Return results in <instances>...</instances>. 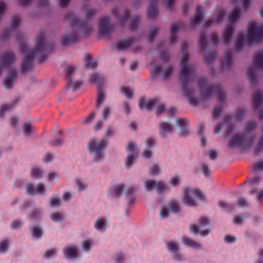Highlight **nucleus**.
I'll return each instance as SVG.
<instances>
[{
  "instance_id": "nucleus-1",
  "label": "nucleus",
  "mask_w": 263,
  "mask_h": 263,
  "mask_svg": "<svg viewBox=\"0 0 263 263\" xmlns=\"http://www.w3.org/2000/svg\"><path fill=\"white\" fill-rule=\"evenodd\" d=\"M45 39L44 32H40L36 38V43L33 50H30L24 43L20 44V51L21 54L24 56L21 67L23 73L27 72L31 68L32 60L35 56L39 55V62H43L48 54L53 50L54 45L46 42Z\"/></svg>"
},
{
  "instance_id": "nucleus-2",
  "label": "nucleus",
  "mask_w": 263,
  "mask_h": 263,
  "mask_svg": "<svg viewBox=\"0 0 263 263\" xmlns=\"http://www.w3.org/2000/svg\"><path fill=\"white\" fill-rule=\"evenodd\" d=\"M97 12L92 9L86 10V18L87 22H81L72 12H68L65 14V18L69 20V26L66 29V33L63 36L61 43L64 46L76 42L78 40V32L82 31L84 34L90 33L92 30V26L88 22Z\"/></svg>"
},
{
  "instance_id": "nucleus-3",
  "label": "nucleus",
  "mask_w": 263,
  "mask_h": 263,
  "mask_svg": "<svg viewBox=\"0 0 263 263\" xmlns=\"http://www.w3.org/2000/svg\"><path fill=\"white\" fill-rule=\"evenodd\" d=\"M187 44L186 42L181 44V50L183 52L180 60V70L179 74V81L182 89L186 96L188 97L191 105H197L198 100L193 96V90L189 87L190 83L193 81L196 75V68L191 64H189V55L186 52Z\"/></svg>"
},
{
  "instance_id": "nucleus-4",
  "label": "nucleus",
  "mask_w": 263,
  "mask_h": 263,
  "mask_svg": "<svg viewBox=\"0 0 263 263\" xmlns=\"http://www.w3.org/2000/svg\"><path fill=\"white\" fill-rule=\"evenodd\" d=\"M206 83V79L202 77H200L198 80V84L200 87L201 95L203 99L211 97L214 93H217V100L221 104L217 105L213 111V118L214 119H217L220 115L222 110L221 104L224 103L226 99V93L222 90L220 85H215L211 86H206L204 87Z\"/></svg>"
},
{
  "instance_id": "nucleus-5",
  "label": "nucleus",
  "mask_w": 263,
  "mask_h": 263,
  "mask_svg": "<svg viewBox=\"0 0 263 263\" xmlns=\"http://www.w3.org/2000/svg\"><path fill=\"white\" fill-rule=\"evenodd\" d=\"M263 39V24H257L255 21L250 22L248 27V34L244 36L239 34L235 43V49L240 51L244 44H251L260 41Z\"/></svg>"
},
{
  "instance_id": "nucleus-6",
  "label": "nucleus",
  "mask_w": 263,
  "mask_h": 263,
  "mask_svg": "<svg viewBox=\"0 0 263 263\" xmlns=\"http://www.w3.org/2000/svg\"><path fill=\"white\" fill-rule=\"evenodd\" d=\"M107 140L104 138L101 141L97 142L95 139H92L88 144L89 151L94 154V159L96 162H99L102 159L104 155L103 151L107 146Z\"/></svg>"
},
{
  "instance_id": "nucleus-7",
  "label": "nucleus",
  "mask_w": 263,
  "mask_h": 263,
  "mask_svg": "<svg viewBox=\"0 0 263 263\" xmlns=\"http://www.w3.org/2000/svg\"><path fill=\"white\" fill-rule=\"evenodd\" d=\"M254 140L253 137L249 139H246L245 133H240L234 135L227 144L228 148H232L241 146L242 147H250Z\"/></svg>"
},
{
  "instance_id": "nucleus-8",
  "label": "nucleus",
  "mask_w": 263,
  "mask_h": 263,
  "mask_svg": "<svg viewBox=\"0 0 263 263\" xmlns=\"http://www.w3.org/2000/svg\"><path fill=\"white\" fill-rule=\"evenodd\" d=\"M184 202L189 206H193L196 205L195 198L197 197L201 200L205 199L204 195L198 190H193L187 187L184 188Z\"/></svg>"
},
{
  "instance_id": "nucleus-9",
  "label": "nucleus",
  "mask_w": 263,
  "mask_h": 263,
  "mask_svg": "<svg viewBox=\"0 0 263 263\" xmlns=\"http://www.w3.org/2000/svg\"><path fill=\"white\" fill-rule=\"evenodd\" d=\"M89 80L90 82L96 83L98 86V94L96 107L97 108H99V106L102 104L105 98V92L104 90L101 88V86H102L104 83L105 79L103 76H100L97 73H95L90 77Z\"/></svg>"
},
{
  "instance_id": "nucleus-10",
  "label": "nucleus",
  "mask_w": 263,
  "mask_h": 263,
  "mask_svg": "<svg viewBox=\"0 0 263 263\" xmlns=\"http://www.w3.org/2000/svg\"><path fill=\"white\" fill-rule=\"evenodd\" d=\"M98 27L101 35L106 37H109L114 30V26L110 24V18L109 16L100 18Z\"/></svg>"
},
{
  "instance_id": "nucleus-11",
  "label": "nucleus",
  "mask_w": 263,
  "mask_h": 263,
  "mask_svg": "<svg viewBox=\"0 0 263 263\" xmlns=\"http://www.w3.org/2000/svg\"><path fill=\"white\" fill-rule=\"evenodd\" d=\"M210 224L209 220L207 217H202L200 218L199 224L198 226L193 224L190 226V230L192 232L197 234L199 233L202 236H205L208 235L210 231L208 229L203 231H199V229L208 226Z\"/></svg>"
},
{
  "instance_id": "nucleus-12",
  "label": "nucleus",
  "mask_w": 263,
  "mask_h": 263,
  "mask_svg": "<svg viewBox=\"0 0 263 263\" xmlns=\"http://www.w3.org/2000/svg\"><path fill=\"white\" fill-rule=\"evenodd\" d=\"M15 60L14 53L10 50H6L0 55V63L5 66H9L14 63Z\"/></svg>"
},
{
  "instance_id": "nucleus-13",
  "label": "nucleus",
  "mask_w": 263,
  "mask_h": 263,
  "mask_svg": "<svg viewBox=\"0 0 263 263\" xmlns=\"http://www.w3.org/2000/svg\"><path fill=\"white\" fill-rule=\"evenodd\" d=\"M112 13L117 18L119 23L122 26L125 25L130 15V12L128 10H124L123 13L121 14L119 13V9L117 7L114 8L112 9Z\"/></svg>"
},
{
  "instance_id": "nucleus-14",
  "label": "nucleus",
  "mask_w": 263,
  "mask_h": 263,
  "mask_svg": "<svg viewBox=\"0 0 263 263\" xmlns=\"http://www.w3.org/2000/svg\"><path fill=\"white\" fill-rule=\"evenodd\" d=\"M166 246L168 251L173 255V258L176 260H181L183 257L179 253V247L177 243L173 241H167Z\"/></svg>"
},
{
  "instance_id": "nucleus-15",
  "label": "nucleus",
  "mask_w": 263,
  "mask_h": 263,
  "mask_svg": "<svg viewBox=\"0 0 263 263\" xmlns=\"http://www.w3.org/2000/svg\"><path fill=\"white\" fill-rule=\"evenodd\" d=\"M158 105L157 109L156 114L158 116L165 111V106L164 104H159V100L157 98H154L147 101L145 104V108L148 110H151L155 106Z\"/></svg>"
},
{
  "instance_id": "nucleus-16",
  "label": "nucleus",
  "mask_w": 263,
  "mask_h": 263,
  "mask_svg": "<svg viewBox=\"0 0 263 263\" xmlns=\"http://www.w3.org/2000/svg\"><path fill=\"white\" fill-rule=\"evenodd\" d=\"M145 187L147 191H151L155 187L158 192L162 193L165 189V184L162 181L155 182L154 180H148L145 181Z\"/></svg>"
},
{
  "instance_id": "nucleus-17",
  "label": "nucleus",
  "mask_w": 263,
  "mask_h": 263,
  "mask_svg": "<svg viewBox=\"0 0 263 263\" xmlns=\"http://www.w3.org/2000/svg\"><path fill=\"white\" fill-rule=\"evenodd\" d=\"M27 193L30 195L42 194L45 191V187L43 184L39 183L34 187L32 184L27 183L26 185Z\"/></svg>"
},
{
  "instance_id": "nucleus-18",
  "label": "nucleus",
  "mask_w": 263,
  "mask_h": 263,
  "mask_svg": "<svg viewBox=\"0 0 263 263\" xmlns=\"http://www.w3.org/2000/svg\"><path fill=\"white\" fill-rule=\"evenodd\" d=\"M17 76V72L15 68H10L9 74L4 80V85L8 89L11 88Z\"/></svg>"
},
{
  "instance_id": "nucleus-19",
  "label": "nucleus",
  "mask_w": 263,
  "mask_h": 263,
  "mask_svg": "<svg viewBox=\"0 0 263 263\" xmlns=\"http://www.w3.org/2000/svg\"><path fill=\"white\" fill-rule=\"evenodd\" d=\"M176 123L180 128L179 133L180 136H186L189 135V121L186 118L178 119L176 121Z\"/></svg>"
},
{
  "instance_id": "nucleus-20",
  "label": "nucleus",
  "mask_w": 263,
  "mask_h": 263,
  "mask_svg": "<svg viewBox=\"0 0 263 263\" xmlns=\"http://www.w3.org/2000/svg\"><path fill=\"white\" fill-rule=\"evenodd\" d=\"M147 14L149 18H155L157 16V0H149Z\"/></svg>"
},
{
  "instance_id": "nucleus-21",
  "label": "nucleus",
  "mask_w": 263,
  "mask_h": 263,
  "mask_svg": "<svg viewBox=\"0 0 263 263\" xmlns=\"http://www.w3.org/2000/svg\"><path fill=\"white\" fill-rule=\"evenodd\" d=\"M11 21L12 25L11 28L5 30L2 35L1 37L3 39L7 38L9 36L11 31L16 29L19 26L21 22V18L18 15H14L12 16Z\"/></svg>"
},
{
  "instance_id": "nucleus-22",
  "label": "nucleus",
  "mask_w": 263,
  "mask_h": 263,
  "mask_svg": "<svg viewBox=\"0 0 263 263\" xmlns=\"http://www.w3.org/2000/svg\"><path fill=\"white\" fill-rule=\"evenodd\" d=\"M203 12V8L198 6L196 9V14L195 16L190 19V24L192 27L197 25L202 20Z\"/></svg>"
},
{
  "instance_id": "nucleus-23",
  "label": "nucleus",
  "mask_w": 263,
  "mask_h": 263,
  "mask_svg": "<svg viewBox=\"0 0 263 263\" xmlns=\"http://www.w3.org/2000/svg\"><path fill=\"white\" fill-rule=\"evenodd\" d=\"M234 32V26L233 24H228L223 34L222 39L224 44L228 46L231 42L232 35Z\"/></svg>"
},
{
  "instance_id": "nucleus-24",
  "label": "nucleus",
  "mask_w": 263,
  "mask_h": 263,
  "mask_svg": "<svg viewBox=\"0 0 263 263\" xmlns=\"http://www.w3.org/2000/svg\"><path fill=\"white\" fill-rule=\"evenodd\" d=\"M253 64L255 68L263 70V50L256 52L253 59Z\"/></svg>"
},
{
  "instance_id": "nucleus-25",
  "label": "nucleus",
  "mask_w": 263,
  "mask_h": 263,
  "mask_svg": "<svg viewBox=\"0 0 263 263\" xmlns=\"http://www.w3.org/2000/svg\"><path fill=\"white\" fill-rule=\"evenodd\" d=\"M64 256L66 259H72L78 256V250L74 246H67L63 250Z\"/></svg>"
},
{
  "instance_id": "nucleus-26",
  "label": "nucleus",
  "mask_w": 263,
  "mask_h": 263,
  "mask_svg": "<svg viewBox=\"0 0 263 263\" xmlns=\"http://www.w3.org/2000/svg\"><path fill=\"white\" fill-rule=\"evenodd\" d=\"M226 13V11L225 10L221 9L219 11L217 17L215 19L213 20L210 18L207 20L204 23V25L206 27H210L214 24H217L221 22L225 16Z\"/></svg>"
},
{
  "instance_id": "nucleus-27",
  "label": "nucleus",
  "mask_w": 263,
  "mask_h": 263,
  "mask_svg": "<svg viewBox=\"0 0 263 263\" xmlns=\"http://www.w3.org/2000/svg\"><path fill=\"white\" fill-rule=\"evenodd\" d=\"M135 40L133 38H126L122 41L119 42L116 45V48L120 50L127 49L131 45L134 43Z\"/></svg>"
},
{
  "instance_id": "nucleus-28",
  "label": "nucleus",
  "mask_w": 263,
  "mask_h": 263,
  "mask_svg": "<svg viewBox=\"0 0 263 263\" xmlns=\"http://www.w3.org/2000/svg\"><path fill=\"white\" fill-rule=\"evenodd\" d=\"M159 128L161 130L160 135L162 137H165V133H172L173 132L172 125L167 122H161L159 124Z\"/></svg>"
},
{
  "instance_id": "nucleus-29",
  "label": "nucleus",
  "mask_w": 263,
  "mask_h": 263,
  "mask_svg": "<svg viewBox=\"0 0 263 263\" xmlns=\"http://www.w3.org/2000/svg\"><path fill=\"white\" fill-rule=\"evenodd\" d=\"M262 100V94L260 91H256L252 95V106L254 109H256Z\"/></svg>"
},
{
  "instance_id": "nucleus-30",
  "label": "nucleus",
  "mask_w": 263,
  "mask_h": 263,
  "mask_svg": "<svg viewBox=\"0 0 263 263\" xmlns=\"http://www.w3.org/2000/svg\"><path fill=\"white\" fill-rule=\"evenodd\" d=\"M147 149L144 150L142 153L143 156L146 158H149L152 156V152L150 149L155 144V140L153 138L149 137L146 141Z\"/></svg>"
},
{
  "instance_id": "nucleus-31",
  "label": "nucleus",
  "mask_w": 263,
  "mask_h": 263,
  "mask_svg": "<svg viewBox=\"0 0 263 263\" xmlns=\"http://www.w3.org/2000/svg\"><path fill=\"white\" fill-rule=\"evenodd\" d=\"M182 241L183 243L188 247H192L197 250H200L202 249V246L201 244L195 241L194 240L191 239L187 237H183Z\"/></svg>"
},
{
  "instance_id": "nucleus-32",
  "label": "nucleus",
  "mask_w": 263,
  "mask_h": 263,
  "mask_svg": "<svg viewBox=\"0 0 263 263\" xmlns=\"http://www.w3.org/2000/svg\"><path fill=\"white\" fill-rule=\"evenodd\" d=\"M181 27L180 24L174 23L171 26V37L170 42L171 43H174L177 41V32L178 29Z\"/></svg>"
},
{
  "instance_id": "nucleus-33",
  "label": "nucleus",
  "mask_w": 263,
  "mask_h": 263,
  "mask_svg": "<svg viewBox=\"0 0 263 263\" xmlns=\"http://www.w3.org/2000/svg\"><path fill=\"white\" fill-rule=\"evenodd\" d=\"M232 63V54L231 51H227L225 53L224 59L222 62V67L229 69Z\"/></svg>"
},
{
  "instance_id": "nucleus-34",
  "label": "nucleus",
  "mask_w": 263,
  "mask_h": 263,
  "mask_svg": "<svg viewBox=\"0 0 263 263\" xmlns=\"http://www.w3.org/2000/svg\"><path fill=\"white\" fill-rule=\"evenodd\" d=\"M240 14V9L238 8H235L233 11L228 15V20L230 22L229 24H233L234 26L235 22L238 19Z\"/></svg>"
},
{
  "instance_id": "nucleus-35",
  "label": "nucleus",
  "mask_w": 263,
  "mask_h": 263,
  "mask_svg": "<svg viewBox=\"0 0 263 263\" xmlns=\"http://www.w3.org/2000/svg\"><path fill=\"white\" fill-rule=\"evenodd\" d=\"M174 70V67L172 65H170L166 67L162 71L161 78L162 80H168Z\"/></svg>"
},
{
  "instance_id": "nucleus-36",
  "label": "nucleus",
  "mask_w": 263,
  "mask_h": 263,
  "mask_svg": "<svg viewBox=\"0 0 263 263\" xmlns=\"http://www.w3.org/2000/svg\"><path fill=\"white\" fill-rule=\"evenodd\" d=\"M168 210L174 213L177 214L180 211V207L178 202L175 200H171L168 203Z\"/></svg>"
},
{
  "instance_id": "nucleus-37",
  "label": "nucleus",
  "mask_w": 263,
  "mask_h": 263,
  "mask_svg": "<svg viewBox=\"0 0 263 263\" xmlns=\"http://www.w3.org/2000/svg\"><path fill=\"white\" fill-rule=\"evenodd\" d=\"M85 67L86 68L95 69L97 67V63L96 61H91V57L90 55L87 54L85 57Z\"/></svg>"
},
{
  "instance_id": "nucleus-38",
  "label": "nucleus",
  "mask_w": 263,
  "mask_h": 263,
  "mask_svg": "<svg viewBox=\"0 0 263 263\" xmlns=\"http://www.w3.org/2000/svg\"><path fill=\"white\" fill-rule=\"evenodd\" d=\"M140 17L138 15L135 16L131 20L129 26L130 31L136 30L138 28V24L140 21Z\"/></svg>"
},
{
  "instance_id": "nucleus-39",
  "label": "nucleus",
  "mask_w": 263,
  "mask_h": 263,
  "mask_svg": "<svg viewBox=\"0 0 263 263\" xmlns=\"http://www.w3.org/2000/svg\"><path fill=\"white\" fill-rule=\"evenodd\" d=\"M255 70L254 69L252 68L251 67H249L248 69V76L250 81V83L251 85L255 83L257 81V78L255 75Z\"/></svg>"
},
{
  "instance_id": "nucleus-40",
  "label": "nucleus",
  "mask_w": 263,
  "mask_h": 263,
  "mask_svg": "<svg viewBox=\"0 0 263 263\" xmlns=\"http://www.w3.org/2000/svg\"><path fill=\"white\" fill-rule=\"evenodd\" d=\"M218 204L220 208L227 212L231 211L234 208V204L229 203L223 201H219Z\"/></svg>"
},
{
  "instance_id": "nucleus-41",
  "label": "nucleus",
  "mask_w": 263,
  "mask_h": 263,
  "mask_svg": "<svg viewBox=\"0 0 263 263\" xmlns=\"http://www.w3.org/2000/svg\"><path fill=\"white\" fill-rule=\"evenodd\" d=\"M32 233L34 237L39 239L43 235L42 229L39 226H35L32 229Z\"/></svg>"
},
{
  "instance_id": "nucleus-42",
  "label": "nucleus",
  "mask_w": 263,
  "mask_h": 263,
  "mask_svg": "<svg viewBox=\"0 0 263 263\" xmlns=\"http://www.w3.org/2000/svg\"><path fill=\"white\" fill-rule=\"evenodd\" d=\"M199 47L202 51H204L207 45L206 36L204 33H202L199 39Z\"/></svg>"
},
{
  "instance_id": "nucleus-43",
  "label": "nucleus",
  "mask_w": 263,
  "mask_h": 263,
  "mask_svg": "<svg viewBox=\"0 0 263 263\" xmlns=\"http://www.w3.org/2000/svg\"><path fill=\"white\" fill-rule=\"evenodd\" d=\"M262 135L260 137L259 141L254 149V153L257 155L261 151L263 150V125L262 126Z\"/></svg>"
},
{
  "instance_id": "nucleus-44",
  "label": "nucleus",
  "mask_w": 263,
  "mask_h": 263,
  "mask_svg": "<svg viewBox=\"0 0 263 263\" xmlns=\"http://www.w3.org/2000/svg\"><path fill=\"white\" fill-rule=\"evenodd\" d=\"M106 224L105 221L103 218H100L95 222V227L97 230L101 231Z\"/></svg>"
},
{
  "instance_id": "nucleus-45",
  "label": "nucleus",
  "mask_w": 263,
  "mask_h": 263,
  "mask_svg": "<svg viewBox=\"0 0 263 263\" xmlns=\"http://www.w3.org/2000/svg\"><path fill=\"white\" fill-rule=\"evenodd\" d=\"M204 56L205 62L208 64H210L215 60L216 54L215 52L205 53Z\"/></svg>"
},
{
  "instance_id": "nucleus-46",
  "label": "nucleus",
  "mask_w": 263,
  "mask_h": 263,
  "mask_svg": "<svg viewBox=\"0 0 263 263\" xmlns=\"http://www.w3.org/2000/svg\"><path fill=\"white\" fill-rule=\"evenodd\" d=\"M9 240L4 239L0 242V253H4L9 248Z\"/></svg>"
},
{
  "instance_id": "nucleus-47",
  "label": "nucleus",
  "mask_w": 263,
  "mask_h": 263,
  "mask_svg": "<svg viewBox=\"0 0 263 263\" xmlns=\"http://www.w3.org/2000/svg\"><path fill=\"white\" fill-rule=\"evenodd\" d=\"M246 114V109L243 108H238L236 110L235 118L237 121L240 120Z\"/></svg>"
},
{
  "instance_id": "nucleus-48",
  "label": "nucleus",
  "mask_w": 263,
  "mask_h": 263,
  "mask_svg": "<svg viewBox=\"0 0 263 263\" xmlns=\"http://www.w3.org/2000/svg\"><path fill=\"white\" fill-rule=\"evenodd\" d=\"M256 124L255 121H249L245 127V131L247 133L250 132L256 128Z\"/></svg>"
},
{
  "instance_id": "nucleus-49",
  "label": "nucleus",
  "mask_w": 263,
  "mask_h": 263,
  "mask_svg": "<svg viewBox=\"0 0 263 263\" xmlns=\"http://www.w3.org/2000/svg\"><path fill=\"white\" fill-rule=\"evenodd\" d=\"M75 68L72 66H67L66 67V77L67 82L70 83V80L73 73L74 72Z\"/></svg>"
},
{
  "instance_id": "nucleus-50",
  "label": "nucleus",
  "mask_w": 263,
  "mask_h": 263,
  "mask_svg": "<svg viewBox=\"0 0 263 263\" xmlns=\"http://www.w3.org/2000/svg\"><path fill=\"white\" fill-rule=\"evenodd\" d=\"M12 105L11 104H5L0 107V117L3 118L5 112L7 110L11 109Z\"/></svg>"
},
{
  "instance_id": "nucleus-51",
  "label": "nucleus",
  "mask_w": 263,
  "mask_h": 263,
  "mask_svg": "<svg viewBox=\"0 0 263 263\" xmlns=\"http://www.w3.org/2000/svg\"><path fill=\"white\" fill-rule=\"evenodd\" d=\"M92 243V240L91 239L85 240L82 243L83 249L86 251H89L91 249Z\"/></svg>"
},
{
  "instance_id": "nucleus-52",
  "label": "nucleus",
  "mask_w": 263,
  "mask_h": 263,
  "mask_svg": "<svg viewBox=\"0 0 263 263\" xmlns=\"http://www.w3.org/2000/svg\"><path fill=\"white\" fill-rule=\"evenodd\" d=\"M237 205L240 208L249 206V203L246 198L240 197L237 201Z\"/></svg>"
},
{
  "instance_id": "nucleus-53",
  "label": "nucleus",
  "mask_w": 263,
  "mask_h": 263,
  "mask_svg": "<svg viewBox=\"0 0 263 263\" xmlns=\"http://www.w3.org/2000/svg\"><path fill=\"white\" fill-rule=\"evenodd\" d=\"M31 175L32 178H39L42 175V173L39 168H33L31 170Z\"/></svg>"
},
{
  "instance_id": "nucleus-54",
  "label": "nucleus",
  "mask_w": 263,
  "mask_h": 263,
  "mask_svg": "<svg viewBox=\"0 0 263 263\" xmlns=\"http://www.w3.org/2000/svg\"><path fill=\"white\" fill-rule=\"evenodd\" d=\"M51 219L55 222L62 221L63 216L59 212H55L51 215Z\"/></svg>"
},
{
  "instance_id": "nucleus-55",
  "label": "nucleus",
  "mask_w": 263,
  "mask_h": 263,
  "mask_svg": "<svg viewBox=\"0 0 263 263\" xmlns=\"http://www.w3.org/2000/svg\"><path fill=\"white\" fill-rule=\"evenodd\" d=\"M122 91L124 93L126 98L130 99L133 96V91L128 87H124L122 89Z\"/></svg>"
},
{
  "instance_id": "nucleus-56",
  "label": "nucleus",
  "mask_w": 263,
  "mask_h": 263,
  "mask_svg": "<svg viewBox=\"0 0 263 263\" xmlns=\"http://www.w3.org/2000/svg\"><path fill=\"white\" fill-rule=\"evenodd\" d=\"M123 187L124 185L123 184H120L115 187L114 194L117 197H119L121 196Z\"/></svg>"
},
{
  "instance_id": "nucleus-57",
  "label": "nucleus",
  "mask_w": 263,
  "mask_h": 263,
  "mask_svg": "<svg viewBox=\"0 0 263 263\" xmlns=\"http://www.w3.org/2000/svg\"><path fill=\"white\" fill-rule=\"evenodd\" d=\"M150 173L152 175H158L160 173L159 166L157 164H154L150 168Z\"/></svg>"
},
{
  "instance_id": "nucleus-58",
  "label": "nucleus",
  "mask_w": 263,
  "mask_h": 263,
  "mask_svg": "<svg viewBox=\"0 0 263 263\" xmlns=\"http://www.w3.org/2000/svg\"><path fill=\"white\" fill-rule=\"evenodd\" d=\"M42 216V211L39 209L35 208L32 210L30 217L34 218H39Z\"/></svg>"
},
{
  "instance_id": "nucleus-59",
  "label": "nucleus",
  "mask_w": 263,
  "mask_h": 263,
  "mask_svg": "<svg viewBox=\"0 0 263 263\" xmlns=\"http://www.w3.org/2000/svg\"><path fill=\"white\" fill-rule=\"evenodd\" d=\"M201 171L206 177L210 176L211 174L209 168V166L205 163H202L201 164Z\"/></svg>"
},
{
  "instance_id": "nucleus-60",
  "label": "nucleus",
  "mask_w": 263,
  "mask_h": 263,
  "mask_svg": "<svg viewBox=\"0 0 263 263\" xmlns=\"http://www.w3.org/2000/svg\"><path fill=\"white\" fill-rule=\"evenodd\" d=\"M22 226V222L19 220H14L13 221L11 225H10V228L12 229H17L20 228H21Z\"/></svg>"
},
{
  "instance_id": "nucleus-61",
  "label": "nucleus",
  "mask_w": 263,
  "mask_h": 263,
  "mask_svg": "<svg viewBox=\"0 0 263 263\" xmlns=\"http://www.w3.org/2000/svg\"><path fill=\"white\" fill-rule=\"evenodd\" d=\"M124 259V256L121 253H118L115 256V260L116 263H123Z\"/></svg>"
},
{
  "instance_id": "nucleus-62",
  "label": "nucleus",
  "mask_w": 263,
  "mask_h": 263,
  "mask_svg": "<svg viewBox=\"0 0 263 263\" xmlns=\"http://www.w3.org/2000/svg\"><path fill=\"white\" fill-rule=\"evenodd\" d=\"M61 204L60 199L57 197H53L50 199V205L52 206H59Z\"/></svg>"
},
{
  "instance_id": "nucleus-63",
  "label": "nucleus",
  "mask_w": 263,
  "mask_h": 263,
  "mask_svg": "<svg viewBox=\"0 0 263 263\" xmlns=\"http://www.w3.org/2000/svg\"><path fill=\"white\" fill-rule=\"evenodd\" d=\"M134 159V157L133 155L129 154L128 155L125 162V165L127 168H129L130 167L133 163Z\"/></svg>"
},
{
  "instance_id": "nucleus-64",
  "label": "nucleus",
  "mask_w": 263,
  "mask_h": 263,
  "mask_svg": "<svg viewBox=\"0 0 263 263\" xmlns=\"http://www.w3.org/2000/svg\"><path fill=\"white\" fill-rule=\"evenodd\" d=\"M254 169L256 171H263V161H258L255 163Z\"/></svg>"
}]
</instances>
